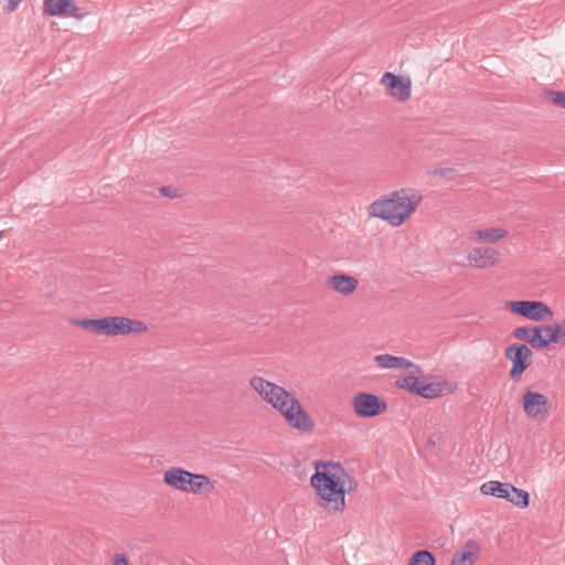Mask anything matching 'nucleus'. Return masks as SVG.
<instances>
[{"mask_svg":"<svg viewBox=\"0 0 565 565\" xmlns=\"http://www.w3.org/2000/svg\"><path fill=\"white\" fill-rule=\"evenodd\" d=\"M508 232L503 228H486V230H477L470 236L471 239H477L479 242H488L495 243L499 239L505 237Z\"/></svg>","mask_w":565,"mask_h":565,"instance_id":"19","label":"nucleus"},{"mask_svg":"<svg viewBox=\"0 0 565 565\" xmlns=\"http://www.w3.org/2000/svg\"><path fill=\"white\" fill-rule=\"evenodd\" d=\"M354 413L363 418L376 417L387 409L386 402L373 393H358L352 401Z\"/></svg>","mask_w":565,"mask_h":565,"instance_id":"6","label":"nucleus"},{"mask_svg":"<svg viewBox=\"0 0 565 565\" xmlns=\"http://www.w3.org/2000/svg\"><path fill=\"white\" fill-rule=\"evenodd\" d=\"M43 11L50 17H71L82 20L89 14L74 3V0H43Z\"/></svg>","mask_w":565,"mask_h":565,"instance_id":"9","label":"nucleus"},{"mask_svg":"<svg viewBox=\"0 0 565 565\" xmlns=\"http://www.w3.org/2000/svg\"><path fill=\"white\" fill-rule=\"evenodd\" d=\"M480 490L483 494L505 499L520 508H526L530 503V495L525 490L508 482L488 481L481 486Z\"/></svg>","mask_w":565,"mask_h":565,"instance_id":"4","label":"nucleus"},{"mask_svg":"<svg viewBox=\"0 0 565 565\" xmlns=\"http://www.w3.org/2000/svg\"><path fill=\"white\" fill-rule=\"evenodd\" d=\"M266 403L278 411L291 428L300 433H311L315 429V420L303 409L299 399L282 386L275 388Z\"/></svg>","mask_w":565,"mask_h":565,"instance_id":"3","label":"nucleus"},{"mask_svg":"<svg viewBox=\"0 0 565 565\" xmlns=\"http://www.w3.org/2000/svg\"><path fill=\"white\" fill-rule=\"evenodd\" d=\"M508 307L513 313L533 321L551 320L554 315L546 303L537 300L510 301Z\"/></svg>","mask_w":565,"mask_h":565,"instance_id":"7","label":"nucleus"},{"mask_svg":"<svg viewBox=\"0 0 565 565\" xmlns=\"http://www.w3.org/2000/svg\"><path fill=\"white\" fill-rule=\"evenodd\" d=\"M532 355L531 349L525 344L513 343L505 348L504 356L512 363L509 372L512 381L518 382L521 380L522 374L531 365Z\"/></svg>","mask_w":565,"mask_h":565,"instance_id":"5","label":"nucleus"},{"mask_svg":"<svg viewBox=\"0 0 565 565\" xmlns=\"http://www.w3.org/2000/svg\"><path fill=\"white\" fill-rule=\"evenodd\" d=\"M374 361L380 367L383 369H414L415 373L420 372L418 365L406 360L405 358L394 356L391 354H380L374 358Z\"/></svg>","mask_w":565,"mask_h":565,"instance_id":"17","label":"nucleus"},{"mask_svg":"<svg viewBox=\"0 0 565 565\" xmlns=\"http://www.w3.org/2000/svg\"><path fill=\"white\" fill-rule=\"evenodd\" d=\"M547 98L562 108H565V92L551 90L547 93Z\"/></svg>","mask_w":565,"mask_h":565,"instance_id":"26","label":"nucleus"},{"mask_svg":"<svg viewBox=\"0 0 565 565\" xmlns=\"http://www.w3.org/2000/svg\"><path fill=\"white\" fill-rule=\"evenodd\" d=\"M381 82L386 86L388 89V94L399 102H406L411 97V81L409 79H402L399 76L386 72L383 76Z\"/></svg>","mask_w":565,"mask_h":565,"instance_id":"10","label":"nucleus"},{"mask_svg":"<svg viewBox=\"0 0 565 565\" xmlns=\"http://www.w3.org/2000/svg\"><path fill=\"white\" fill-rule=\"evenodd\" d=\"M71 323L76 327H81L84 330L90 331L94 334L100 335L102 318L97 319H75Z\"/></svg>","mask_w":565,"mask_h":565,"instance_id":"23","label":"nucleus"},{"mask_svg":"<svg viewBox=\"0 0 565 565\" xmlns=\"http://www.w3.org/2000/svg\"><path fill=\"white\" fill-rule=\"evenodd\" d=\"M23 0H7L4 11L10 14L14 12Z\"/></svg>","mask_w":565,"mask_h":565,"instance_id":"28","label":"nucleus"},{"mask_svg":"<svg viewBox=\"0 0 565 565\" xmlns=\"http://www.w3.org/2000/svg\"><path fill=\"white\" fill-rule=\"evenodd\" d=\"M128 328H129V334L130 333H142V332L147 331V326L143 322L138 321V320H132V319H131V323H128Z\"/></svg>","mask_w":565,"mask_h":565,"instance_id":"27","label":"nucleus"},{"mask_svg":"<svg viewBox=\"0 0 565 565\" xmlns=\"http://www.w3.org/2000/svg\"><path fill=\"white\" fill-rule=\"evenodd\" d=\"M114 565H128L127 557L124 554H117L114 558Z\"/></svg>","mask_w":565,"mask_h":565,"instance_id":"31","label":"nucleus"},{"mask_svg":"<svg viewBox=\"0 0 565 565\" xmlns=\"http://www.w3.org/2000/svg\"><path fill=\"white\" fill-rule=\"evenodd\" d=\"M420 201L422 195L417 192L401 189L374 201L369 207V213L398 226L417 209Z\"/></svg>","mask_w":565,"mask_h":565,"instance_id":"2","label":"nucleus"},{"mask_svg":"<svg viewBox=\"0 0 565 565\" xmlns=\"http://www.w3.org/2000/svg\"><path fill=\"white\" fill-rule=\"evenodd\" d=\"M469 264L476 268L494 266L499 262V252L491 247L473 248L467 256Z\"/></svg>","mask_w":565,"mask_h":565,"instance_id":"12","label":"nucleus"},{"mask_svg":"<svg viewBox=\"0 0 565 565\" xmlns=\"http://www.w3.org/2000/svg\"><path fill=\"white\" fill-rule=\"evenodd\" d=\"M443 392V384L439 382H433L428 384L419 383V387L416 395L427 399H431L441 396Z\"/></svg>","mask_w":565,"mask_h":565,"instance_id":"22","label":"nucleus"},{"mask_svg":"<svg viewBox=\"0 0 565 565\" xmlns=\"http://www.w3.org/2000/svg\"><path fill=\"white\" fill-rule=\"evenodd\" d=\"M544 332L551 343H565V319L561 323L544 324Z\"/></svg>","mask_w":565,"mask_h":565,"instance_id":"21","label":"nucleus"},{"mask_svg":"<svg viewBox=\"0 0 565 565\" xmlns=\"http://www.w3.org/2000/svg\"><path fill=\"white\" fill-rule=\"evenodd\" d=\"M447 171H448L447 169H440V170L438 171V173H439L440 175H443V177H444V175H446V174H447Z\"/></svg>","mask_w":565,"mask_h":565,"instance_id":"32","label":"nucleus"},{"mask_svg":"<svg viewBox=\"0 0 565 565\" xmlns=\"http://www.w3.org/2000/svg\"><path fill=\"white\" fill-rule=\"evenodd\" d=\"M408 565H436V559L429 551L420 550L411 556Z\"/></svg>","mask_w":565,"mask_h":565,"instance_id":"24","label":"nucleus"},{"mask_svg":"<svg viewBox=\"0 0 565 565\" xmlns=\"http://www.w3.org/2000/svg\"><path fill=\"white\" fill-rule=\"evenodd\" d=\"M191 475L192 472L184 470L183 468L173 467L164 472L163 480L170 487L183 492H189L188 487L191 486L189 480L191 479Z\"/></svg>","mask_w":565,"mask_h":565,"instance_id":"14","label":"nucleus"},{"mask_svg":"<svg viewBox=\"0 0 565 565\" xmlns=\"http://www.w3.org/2000/svg\"><path fill=\"white\" fill-rule=\"evenodd\" d=\"M522 406L524 413L537 422L545 420L550 413L547 397L537 392L527 390L522 396Z\"/></svg>","mask_w":565,"mask_h":565,"instance_id":"8","label":"nucleus"},{"mask_svg":"<svg viewBox=\"0 0 565 565\" xmlns=\"http://www.w3.org/2000/svg\"><path fill=\"white\" fill-rule=\"evenodd\" d=\"M358 285V279L347 274H335L328 280V287L343 296L353 294Z\"/></svg>","mask_w":565,"mask_h":565,"instance_id":"15","label":"nucleus"},{"mask_svg":"<svg viewBox=\"0 0 565 565\" xmlns=\"http://www.w3.org/2000/svg\"><path fill=\"white\" fill-rule=\"evenodd\" d=\"M191 486H189V492L193 493H209L214 489L213 483L210 478L205 475L193 473L191 475V479H189Z\"/></svg>","mask_w":565,"mask_h":565,"instance_id":"20","label":"nucleus"},{"mask_svg":"<svg viewBox=\"0 0 565 565\" xmlns=\"http://www.w3.org/2000/svg\"><path fill=\"white\" fill-rule=\"evenodd\" d=\"M345 477L340 463L319 462L311 477V486L319 497V505L329 512H342L345 507Z\"/></svg>","mask_w":565,"mask_h":565,"instance_id":"1","label":"nucleus"},{"mask_svg":"<svg viewBox=\"0 0 565 565\" xmlns=\"http://www.w3.org/2000/svg\"><path fill=\"white\" fill-rule=\"evenodd\" d=\"M128 323H131L130 318L126 317H104L102 318L100 335L117 337L129 334Z\"/></svg>","mask_w":565,"mask_h":565,"instance_id":"13","label":"nucleus"},{"mask_svg":"<svg viewBox=\"0 0 565 565\" xmlns=\"http://www.w3.org/2000/svg\"><path fill=\"white\" fill-rule=\"evenodd\" d=\"M160 193L167 198H177L178 196V191L177 189L172 188V186H161L159 189Z\"/></svg>","mask_w":565,"mask_h":565,"instance_id":"29","label":"nucleus"},{"mask_svg":"<svg viewBox=\"0 0 565 565\" xmlns=\"http://www.w3.org/2000/svg\"><path fill=\"white\" fill-rule=\"evenodd\" d=\"M479 553V543L475 540H469L454 554L450 565H473Z\"/></svg>","mask_w":565,"mask_h":565,"instance_id":"16","label":"nucleus"},{"mask_svg":"<svg viewBox=\"0 0 565 565\" xmlns=\"http://www.w3.org/2000/svg\"><path fill=\"white\" fill-rule=\"evenodd\" d=\"M420 381L415 375H408L402 380L396 382L397 386L401 388H405L413 394H416L419 387Z\"/></svg>","mask_w":565,"mask_h":565,"instance_id":"25","label":"nucleus"},{"mask_svg":"<svg viewBox=\"0 0 565 565\" xmlns=\"http://www.w3.org/2000/svg\"><path fill=\"white\" fill-rule=\"evenodd\" d=\"M358 487V482L350 475L345 477V492L353 491Z\"/></svg>","mask_w":565,"mask_h":565,"instance_id":"30","label":"nucleus"},{"mask_svg":"<svg viewBox=\"0 0 565 565\" xmlns=\"http://www.w3.org/2000/svg\"><path fill=\"white\" fill-rule=\"evenodd\" d=\"M249 384L252 388L259 394V396L267 402V398L274 394L275 388H278L279 385L271 383L265 380L262 376H253L249 380Z\"/></svg>","mask_w":565,"mask_h":565,"instance_id":"18","label":"nucleus"},{"mask_svg":"<svg viewBox=\"0 0 565 565\" xmlns=\"http://www.w3.org/2000/svg\"><path fill=\"white\" fill-rule=\"evenodd\" d=\"M544 331V326L537 327H519L515 328L512 332V335L522 340L526 343H530L535 349H544L550 345L548 337L543 338L542 332Z\"/></svg>","mask_w":565,"mask_h":565,"instance_id":"11","label":"nucleus"}]
</instances>
